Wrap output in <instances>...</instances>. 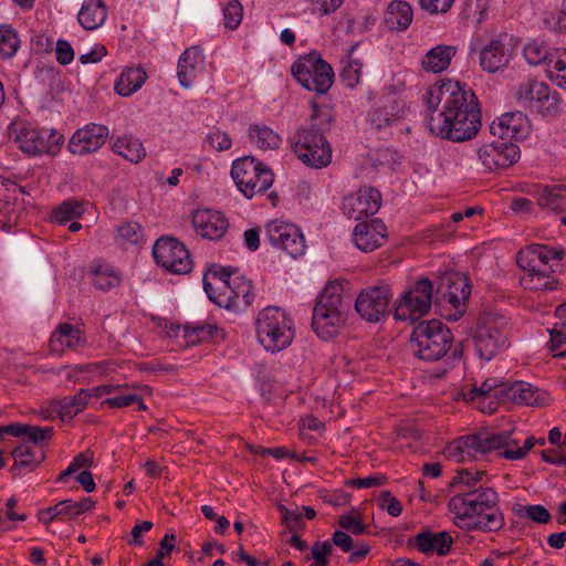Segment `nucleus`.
<instances>
[{
  "label": "nucleus",
  "mask_w": 566,
  "mask_h": 566,
  "mask_svg": "<svg viewBox=\"0 0 566 566\" xmlns=\"http://www.w3.org/2000/svg\"><path fill=\"white\" fill-rule=\"evenodd\" d=\"M108 134V127L105 125L87 124L72 135L69 149L80 156L97 151L106 143Z\"/></svg>",
  "instance_id": "20"
},
{
  "label": "nucleus",
  "mask_w": 566,
  "mask_h": 566,
  "mask_svg": "<svg viewBox=\"0 0 566 566\" xmlns=\"http://www.w3.org/2000/svg\"><path fill=\"white\" fill-rule=\"evenodd\" d=\"M565 255L560 247H548L533 243L521 249L516 255L517 265L525 272L520 282L524 289L534 291H553L557 289L558 280L554 275L555 266Z\"/></svg>",
  "instance_id": "2"
},
{
  "label": "nucleus",
  "mask_w": 566,
  "mask_h": 566,
  "mask_svg": "<svg viewBox=\"0 0 566 566\" xmlns=\"http://www.w3.org/2000/svg\"><path fill=\"white\" fill-rule=\"evenodd\" d=\"M45 514H50L49 520H43V523L49 524L54 518H67L73 520L76 517V512L73 510V500H63L55 504L54 506H50L45 510Z\"/></svg>",
  "instance_id": "60"
},
{
  "label": "nucleus",
  "mask_w": 566,
  "mask_h": 566,
  "mask_svg": "<svg viewBox=\"0 0 566 566\" xmlns=\"http://www.w3.org/2000/svg\"><path fill=\"white\" fill-rule=\"evenodd\" d=\"M415 545L422 554L436 552L439 556L449 554L453 539L448 532L422 531L415 536Z\"/></svg>",
  "instance_id": "28"
},
{
  "label": "nucleus",
  "mask_w": 566,
  "mask_h": 566,
  "mask_svg": "<svg viewBox=\"0 0 566 566\" xmlns=\"http://www.w3.org/2000/svg\"><path fill=\"white\" fill-rule=\"evenodd\" d=\"M453 343L451 329L439 319L423 321L413 327L410 336L412 354L424 361L442 359Z\"/></svg>",
  "instance_id": "4"
},
{
  "label": "nucleus",
  "mask_w": 566,
  "mask_h": 566,
  "mask_svg": "<svg viewBox=\"0 0 566 566\" xmlns=\"http://www.w3.org/2000/svg\"><path fill=\"white\" fill-rule=\"evenodd\" d=\"M433 286L428 279L418 280L395 303L394 316L398 321L416 322L424 316L432 303Z\"/></svg>",
  "instance_id": "12"
},
{
  "label": "nucleus",
  "mask_w": 566,
  "mask_h": 566,
  "mask_svg": "<svg viewBox=\"0 0 566 566\" xmlns=\"http://www.w3.org/2000/svg\"><path fill=\"white\" fill-rule=\"evenodd\" d=\"M153 255L158 265L172 274H187L192 270L189 250L175 238H159L153 247Z\"/></svg>",
  "instance_id": "14"
},
{
  "label": "nucleus",
  "mask_w": 566,
  "mask_h": 566,
  "mask_svg": "<svg viewBox=\"0 0 566 566\" xmlns=\"http://www.w3.org/2000/svg\"><path fill=\"white\" fill-rule=\"evenodd\" d=\"M455 0H418L421 10L429 14L447 13L453 6Z\"/></svg>",
  "instance_id": "63"
},
{
  "label": "nucleus",
  "mask_w": 566,
  "mask_h": 566,
  "mask_svg": "<svg viewBox=\"0 0 566 566\" xmlns=\"http://www.w3.org/2000/svg\"><path fill=\"white\" fill-rule=\"evenodd\" d=\"M207 144L217 151L228 150L232 146L229 135L219 129H212L206 137Z\"/></svg>",
  "instance_id": "62"
},
{
  "label": "nucleus",
  "mask_w": 566,
  "mask_h": 566,
  "mask_svg": "<svg viewBox=\"0 0 566 566\" xmlns=\"http://www.w3.org/2000/svg\"><path fill=\"white\" fill-rule=\"evenodd\" d=\"M521 150L516 144L500 138L483 144L478 157L488 171H497L513 166L520 159Z\"/></svg>",
  "instance_id": "15"
},
{
  "label": "nucleus",
  "mask_w": 566,
  "mask_h": 566,
  "mask_svg": "<svg viewBox=\"0 0 566 566\" xmlns=\"http://www.w3.org/2000/svg\"><path fill=\"white\" fill-rule=\"evenodd\" d=\"M543 91L542 98L538 99L534 112L541 114L544 118L554 119L564 111L563 101L559 93L552 90L547 84Z\"/></svg>",
  "instance_id": "36"
},
{
  "label": "nucleus",
  "mask_w": 566,
  "mask_h": 566,
  "mask_svg": "<svg viewBox=\"0 0 566 566\" xmlns=\"http://www.w3.org/2000/svg\"><path fill=\"white\" fill-rule=\"evenodd\" d=\"M537 196L538 205L542 208L556 211L563 207L564 196L562 195V189L559 187L545 186L538 191Z\"/></svg>",
  "instance_id": "47"
},
{
  "label": "nucleus",
  "mask_w": 566,
  "mask_h": 566,
  "mask_svg": "<svg viewBox=\"0 0 566 566\" xmlns=\"http://www.w3.org/2000/svg\"><path fill=\"white\" fill-rule=\"evenodd\" d=\"M91 398L92 394L87 389H81L72 397L62 398L57 403L60 417L73 418L86 407Z\"/></svg>",
  "instance_id": "42"
},
{
  "label": "nucleus",
  "mask_w": 566,
  "mask_h": 566,
  "mask_svg": "<svg viewBox=\"0 0 566 566\" xmlns=\"http://www.w3.org/2000/svg\"><path fill=\"white\" fill-rule=\"evenodd\" d=\"M413 19L411 6L401 0L391 1L385 11V23L390 30L406 31Z\"/></svg>",
  "instance_id": "31"
},
{
  "label": "nucleus",
  "mask_w": 566,
  "mask_h": 566,
  "mask_svg": "<svg viewBox=\"0 0 566 566\" xmlns=\"http://www.w3.org/2000/svg\"><path fill=\"white\" fill-rule=\"evenodd\" d=\"M547 77L557 86L566 88V49L556 48L553 60L545 69Z\"/></svg>",
  "instance_id": "43"
},
{
  "label": "nucleus",
  "mask_w": 566,
  "mask_h": 566,
  "mask_svg": "<svg viewBox=\"0 0 566 566\" xmlns=\"http://www.w3.org/2000/svg\"><path fill=\"white\" fill-rule=\"evenodd\" d=\"M332 543L325 541L323 543L316 542L312 547V558L314 564L312 566H328L329 562L327 556L332 552Z\"/></svg>",
  "instance_id": "64"
},
{
  "label": "nucleus",
  "mask_w": 566,
  "mask_h": 566,
  "mask_svg": "<svg viewBox=\"0 0 566 566\" xmlns=\"http://www.w3.org/2000/svg\"><path fill=\"white\" fill-rule=\"evenodd\" d=\"M116 241L120 244H138L143 241V229L136 222H125L117 229Z\"/></svg>",
  "instance_id": "50"
},
{
  "label": "nucleus",
  "mask_w": 566,
  "mask_h": 566,
  "mask_svg": "<svg viewBox=\"0 0 566 566\" xmlns=\"http://www.w3.org/2000/svg\"><path fill=\"white\" fill-rule=\"evenodd\" d=\"M444 285L439 286L437 293L440 300L452 306L454 313L453 319L463 315L467 308V302L471 294V286L468 279L461 274H452L444 277Z\"/></svg>",
  "instance_id": "19"
},
{
  "label": "nucleus",
  "mask_w": 566,
  "mask_h": 566,
  "mask_svg": "<svg viewBox=\"0 0 566 566\" xmlns=\"http://www.w3.org/2000/svg\"><path fill=\"white\" fill-rule=\"evenodd\" d=\"M426 123L431 134L461 143L472 139L481 128V111L474 92L458 81H439L423 97Z\"/></svg>",
  "instance_id": "1"
},
{
  "label": "nucleus",
  "mask_w": 566,
  "mask_h": 566,
  "mask_svg": "<svg viewBox=\"0 0 566 566\" xmlns=\"http://www.w3.org/2000/svg\"><path fill=\"white\" fill-rule=\"evenodd\" d=\"M449 510L454 514V524L463 531H479L476 517L471 512H463L454 505L452 501H449Z\"/></svg>",
  "instance_id": "55"
},
{
  "label": "nucleus",
  "mask_w": 566,
  "mask_h": 566,
  "mask_svg": "<svg viewBox=\"0 0 566 566\" xmlns=\"http://www.w3.org/2000/svg\"><path fill=\"white\" fill-rule=\"evenodd\" d=\"M107 8L103 0H85L77 14L78 23L88 31L98 29L106 20Z\"/></svg>",
  "instance_id": "32"
},
{
  "label": "nucleus",
  "mask_w": 566,
  "mask_h": 566,
  "mask_svg": "<svg viewBox=\"0 0 566 566\" xmlns=\"http://www.w3.org/2000/svg\"><path fill=\"white\" fill-rule=\"evenodd\" d=\"M484 474L483 471H472L469 469L460 470L451 480L450 486H461L463 490L476 489Z\"/></svg>",
  "instance_id": "49"
},
{
  "label": "nucleus",
  "mask_w": 566,
  "mask_h": 566,
  "mask_svg": "<svg viewBox=\"0 0 566 566\" xmlns=\"http://www.w3.org/2000/svg\"><path fill=\"white\" fill-rule=\"evenodd\" d=\"M516 444H518V442L512 438L511 431H480L454 440L448 446L447 453L458 462H465L476 460L479 457L494 450L502 448L506 450Z\"/></svg>",
  "instance_id": "6"
},
{
  "label": "nucleus",
  "mask_w": 566,
  "mask_h": 566,
  "mask_svg": "<svg viewBox=\"0 0 566 566\" xmlns=\"http://www.w3.org/2000/svg\"><path fill=\"white\" fill-rule=\"evenodd\" d=\"M513 511L520 518H527L538 524H547L552 520L549 511L541 504H516Z\"/></svg>",
  "instance_id": "46"
},
{
  "label": "nucleus",
  "mask_w": 566,
  "mask_h": 566,
  "mask_svg": "<svg viewBox=\"0 0 566 566\" xmlns=\"http://www.w3.org/2000/svg\"><path fill=\"white\" fill-rule=\"evenodd\" d=\"M389 289L385 285L363 290L356 298V312L366 321L379 322L389 312Z\"/></svg>",
  "instance_id": "16"
},
{
  "label": "nucleus",
  "mask_w": 566,
  "mask_h": 566,
  "mask_svg": "<svg viewBox=\"0 0 566 566\" xmlns=\"http://www.w3.org/2000/svg\"><path fill=\"white\" fill-rule=\"evenodd\" d=\"M528 129V118L522 112L505 113L490 125V133L493 137L507 142L525 138Z\"/></svg>",
  "instance_id": "24"
},
{
  "label": "nucleus",
  "mask_w": 566,
  "mask_h": 566,
  "mask_svg": "<svg viewBox=\"0 0 566 566\" xmlns=\"http://www.w3.org/2000/svg\"><path fill=\"white\" fill-rule=\"evenodd\" d=\"M93 284L102 291H107L120 284L118 273L107 264H99L93 270Z\"/></svg>",
  "instance_id": "45"
},
{
  "label": "nucleus",
  "mask_w": 566,
  "mask_h": 566,
  "mask_svg": "<svg viewBox=\"0 0 566 566\" xmlns=\"http://www.w3.org/2000/svg\"><path fill=\"white\" fill-rule=\"evenodd\" d=\"M545 85L546 83L536 80L522 83L515 94L517 103L524 108L534 111L538 99L542 98Z\"/></svg>",
  "instance_id": "38"
},
{
  "label": "nucleus",
  "mask_w": 566,
  "mask_h": 566,
  "mask_svg": "<svg viewBox=\"0 0 566 566\" xmlns=\"http://www.w3.org/2000/svg\"><path fill=\"white\" fill-rule=\"evenodd\" d=\"M510 59L501 38L492 39L480 52V64L483 70L494 73L504 67Z\"/></svg>",
  "instance_id": "30"
},
{
  "label": "nucleus",
  "mask_w": 566,
  "mask_h": 566,
  "mask_svg": "<svg viewBox=\"0 0 566 566\" xmlns=\"http://www.w3.org/2000/svg\"><path fill=\"white\" fill-rule=\"evenodd\" d=\"M146 80L147 74L140 66L127 67L116 81L115 91L120 96H130L143 86Z\"/></svg>",
  "instance_id": "35"
},
{
  "label": "nucleus",
  "mask_w": 566,
  "mask_h": 566,
  "mask_svg": "<svg viewBox=\"0 0 566 566\" xmlns=\"http://www.w3.org/2000/svg\"><path fill=\"white\" fill-rule=\"evenodd\" d=\"M243 17V7L238 0H231L223 8L224 27L229 30H235Z\"/></svg>",
  "instance_id": "57"
},
{
  "label": "nucleus",
  "mask_w": 566,
  "mask_h": 566,
  "mask_svg": "<svg viewBox=\"0 0 566 566\" xmlns=\"http://www.w3.org/2000/svg\"><path fill=\"white\" fill-rule=\"evenodd\" d=\"M231 177L238 189L248 199L263 193L274 181L272 170L252 156L235 159L232 163Z\"/></svg>",
  "instance_id": "10"
},
{
  "label": "nucleus",
  "mask_w": 566,
  "mask_h": 566,
  "mask_svg": "<svg viewBox=\"0 0 566 566\" xmlns=\"http://www.w3.org/2000/svg\"><path fill=\"white\" fill-rule=\"evenodd\" d=\"M113 149L118 155L132 163H139L146 156V150L142 142L130 135L119 137L113 145Z\"/></svg>",
  "instance_id": "37"
},
{
  "label": "nucleus",
  "mask_w": 566,
  "mask_h": 566,
  "mask_svg": "<svg viewBox=\"0 0 566 566\" xmlns=\"http://www.w3.org/2000/svg\"><path fill=\"white\" fill-rule=\"evenodd\" d=\"M12 457L14 459L12 470L24 468L32 471L44 460V452L27 443H21L12 451Z\"/></svg>",
  "instance_id": "39"
},
{
  "label": "nucleus",
  "mask_w": 566,
  "mask_h": 566,
  "mask_svg": "<svg viewBox=\"0 0 566 566\" xmlns=\"http://www.w3.org/2000/svg\"><path fill=\"white\" fill-rule=\"evenodd\" d=\"M503 398L526 406H544L548 401L547 394L525 381L504 384L501 388Z\"/></svg>",
  "instance_id": "26"
},
{
  "label": "nucleus",
  "mask_w": 566,
  "mask_h": 566,
  "mask_svg": "<svg viewBox=\"0 0 566 566\" xmlns=\"http://www.w3.org/2000/svg\"><path fill=\"white\" fill-rule=\"evenodd\" d=\"M556 48H549L544 42L537 40L530 41L523 50L524 57L531 65L544 64L548 67L553 60Z\"/></svg>",
  "instance_id": "41"
},
{
  "label": "nucleus",
  "mask_w": 566,
  "mask_h": 566,
  "mask_svg": "<svg viewBox=\"0 0 566 566\" xmlns=\"http://www.w3.org/2000/svg\"><path fill=\"white\" fill-rule=\"evenodd\" d=\"M20 48L18 32L9 24L0 25V59L13 57Z\"/></svg>",
  "instance_id": "44"
},
{
  "label": "nucleus",
  "mask_w": 566,
  "mask_h": 566,
  "mask_svg": "<svg viewBox=\"0 0 566 566\" xmlns=\"http://www.w3.org/2000/svg\"><path fill=\"white\" fill-rule=\"evenodd\" d=\"M317 108L307 125L302 126L291 138L295 155L312 168L326 167L332 160V147L317 127Z\"/></svg>",
  "instance_id": "7"
},
{
  "label": "nucleus",
  "mask_w": 566,
  "mask_h": 566,
  "mask_svg": "<svg viewBox=\"0 0 566 566\" xmlns=\"http://www.w3.org/2000/svg\"><path fill=\"white\" fill-rule=\"evenodd\" d=\"M86 346V339L81 329L70 323L60 324L50 339L51 350L63 353L65 349L78 350Z\"/></svg>",
  "instance_id": "27"
},
{
  "label": "nucleus",
  "mask_w": 566,
  "mask_h": 566,
  "mask_svg": "<svg viewBox=\"0 0 566 566\" xmlns=\"http://www.w3.org/2000/svg\"><path fill=\"white\" fill-rule=\"evenodd\" d=\"M191 221L200 237L212 241L222 239L229 229V221L224 214L213 209L195 210Z\"/></svg>",
  "instance_id": "22"
},
{
  "label": "nucleus",
  "mask_w": 566,
  "mask_h": 566,
  "mask_svg": "<svg viewBox=\"0 0 566 566\" xmlns=\"http://www.w3.org/2000/svg\"><path fill=\"white\" fill-rule=\"evenodd\" d=\"M203 62L202 49L191 46L186 49L178 61L177 76L181 86L188 88L197 76V70Z\"/></svg>",
  "instance_id": "29"
},
{
  "label": "nucleus",
  "mask_w": 566,
  "mask_h": 566,
  "mask_svg": "<svg viewBox=\"0 0 566 566\" xmlns=\"http://www.w3.org/2000/svg\"><path fill=\"white\" fill-rule=\"evenodd\" d=\"M291 71L303 87L318 94H325L334 82L332 66L316 51L300 56L292 64Z\"/></svg>",
  "instance_id": "11"
},
{
  "label": "nucleus",
  "mask_w": 566,
  "mask_h": 566,
  "mask_svg": "<svg viewBox=\"0 0 566 566\" xmlns=\"http://www.w3.org/2000/svg\"><path fill=\"white\" fill-rule=\"evenodd\" d=\"M84 209L80 202L65 201L59 208L53 211V219L63 224L75 218H78L83 213Z\"/></svg>",
  "instance_id": "52"
},
{
  "label": "nucleus",
  "mask_w": 566,
  "mask_h": 566,
  "mask_svg": "<svg viewBox=\"0 0 566 566\" xmlns=\"http://www.w3.org/2000/svg\"><path fill=\"white\" fill-rule=\"evenodd\" d=\"M217 327L197 323H187L185 325V336L192 343L202 342L213 336Z\"/></svg>",
  "instance_id": "53"
},
{
  "label": "nucleus",
  "mask_w": 566,
  "mask_h": 566,
  "mask_svg": "<svg viewBox=\"0 0 566 566\" xmlns=\"http://www.w3.org/2000/svg\"><path fill=\"white\" fill-rule=\"evenodd\" d=\"M457 48L452 45H436L421 59V66L427 72L440 73L448 69Z\"/></svg>",
  "instance_id": "33"
},
{
  "label": "nucleus",
  "mask_w": 566,
  "mask_h": 566,
  "mask_svg": "<svg viewBox=\"0 0 566 566\" xmlns=\"http://www.w3.org/2000/svg\"><path fill=\"white\" fill-rule=\"evenodd\" d=\"M93 463V453L88 450L78 453L57 476V482H64L67 476L77 472L82 468H90Z\"/></svg>",
  "instance_id": "59"
},
{
  "label": "nucleus",
  "mask_w": 566,
  "mask_h": 566,
  "mask_svg": "<svg viewBox=\"0 0 566 566\" xmlns=\"http://www.w3.org/2000/svg\"><path fill=\"white\" fill-rule=\"evenodd\" d=\"M479 531L484 533H492L502 530L505 525L504 514L499 504L490 506V509L482 510L474 513Z\"/></svg>",
  "instance_id": "40"
},
{
  "label": "nucleus",
  "mask_w": 566,
  "mask_h": 566,
  "mask_svg": "<svg viewBox=\"0 0 566 566\" xmlns=\"http://www.w3.org/2000/svg\"><path fill=\"white\" fill-rule=\"evenodd\" d=\"M265 240L275 249L284 251L293 259L305 253V238L295 224L282 220H271L265 224Z\"/></svg>",
  "instance_id": "13"
},
{
  "label": "nucleus",
  "mask_w": 566,
  "mask_h": 566,
  "mask_svg": "<svg viewBox=\"0 0 566 566\" xmlns=\"http://www.w3.org/2000/svg\"><path fill=\"white\" fill-rule=\"evenodd\" d=\"M510 321L507 317L492 312L481 314L472 333L475 350L481 359H493L509 346Z\"/></svg>",
  "instance_id": "5"
},
{
  "label": "nucleus",
  "mask_w": 566,
  "mask_h": 566,
  "mask_svg": "<svg viewBox=\"0 0 566 566\" xmlns=\"http://www.w3.org/2000/svg\"><path fill=\"white\" fill-rule=\"evenodd\" d=\"M343 292L340 282H329L318 294L313 307L312 327L324 340L336 336L347 319L350 300Z\"/></svg>",
  "instance_id": "3"
},
{
  "label": "nucleus",
  "mask_w": 566,
  "mask_h": 566,
  "mask_svg": "<svg viewBox=\"0 0 566 566\" xmlns=\"http://www.w3.org/2000/svg\"><path fill=\"white\" fill-rule=\"evenodd\" d=\"M463 512L476 513L499 504L500 497L493 488L478 486L472 490H462L450 499Z\"/></svg>",
  "instance_id": "23"
},
{
  "label": "nucleus",
  "mask_w": 566,
  "mask_h": 566,
  "mask_svg": "<svg viewBox=\"0 0 566 566\" xmlns=\"http://www.w3.org/2000/svg\"><path fill=\"white\" fill-rule=\"evenodd\" d=\"M387 235V227L380 219L358 222L353 232L355 245L364 252H371L381 247Z\"/></svg>",
  "instance_id": "25"
},
{
  "label": "nucleus",
  "mask_w": 566,
  "mask_h": 566,
  "mask_svg": "<svg viewBox=\"0 0 566 566\" xmlns=\"http://www.w3.org/2000/svg\"><path fill=\"white\" fill-rule=\"evenodd\" d=\"M343 63L344 65L339 75L340 81L346 87L354 88L360 81L363 64L360 61L352 59L350 56Z\"/></svg>",
  "instance_id": "48"
},
{
  "label": "nucleus",
  "mask_w": 566,
  "mask_h": 566,
  "mask_svg": "<svg viewBox=\"0 0 566 566\" xmlns=\"http://www.w3.org/2000/svg\"><path fill=\"white\" fill-rule=\"evenodd\" d=\"M255 331L259 343L272 353L286 348L294 337V331L285 313L274 306H269L258 314Z\"/></svg>",
  "instance_id": "8"
},
{
  "label": "nucleus",
  "mask_w": 566,
  "mask_h": 566,
  "mask_svg": "<svg viewBox=\"0 0 566 566\" xmlns=\"http://www.w3.org/2000/svg\"><path fill=\"white\" fill-rule=\"evenodd\" d=\"M248 137L252 145L262 150L277 149L282 144L281 136L263 123L251 124Z\"/></svg>",
  "instance_id": "34"
},
{
  "label": "nucleus",
  "mask_w": 566,
  "mask_h": 566,
  "mask_svg": "<svg viewBox=\"0 0 566 566\" xmlns=\"http://www.w3.org/2000/svg\"><path fill=\"white\" fill-rule=\"evenodd\" d=\"M52 427H38L25 424V430L23 436L21 437L22 443L32 442L34 444H40L42 442L49 441L53 436Z\"/></svg>",
  "instance_id": "54"
},
{
  "label": "nucleus",
  "mask_w": 566,
  "mask_h": 566,
  "mask_svg": "<svg viewBox=\"0 0 566 566\" xmlns=\"http://www.w3.org/2000/svg\"><path fill=\"white\" fill-rule=\"evenodd\" d=\"M9 137L28 155L55 154L64 140L56 130L40 129L25 120H13L8 127Z\"/></svg>",
  "instance_id": "9"
},
{
  "label": "nucleus",
  "mask_w": 566,
  "mask_h": 566,
  "mask_svg": "<svg viewBox=\"0 0 566 566\" xmlns=\"http://www.w3.org/2000/svg\"><path fill=\"white\" fill-rule=\"evenodd\" d=\"M254 301L252 284L245 279L234 277L232 285H224V291L218 293L216 304L229 311L240 313L245 311Z\"/></svg>",
  "instance_id": "21"
},
{
  "label": "nucleus",
  "mask_w": 566,
  "mask_h": 566,
  "mask_svg": "<svg viewBox=\"0 0 566 566\" xmlns=\"http://www.w3.org/2000/svg\"><path fill=\"white\" fill-rule=\"evenodd\" d=\"M381 206L380 192L374 187H363L343 201L344 213L354 220L374 216Z\"/></svg>",
  "instance_id": "18"
},
{
  "label": "nucleus",
  "mask_w": 566,
  "mask_h": 566,
  "mask_svg": "<svg viewBox=\"0 0 566 566\" xmlns=\"http://www.w3.org/2000/svg\"><path fill=\"white\" fill-rule=\"evenodd\" d=\"M120 395L107 398L103 401L111 408H124L136 403L139 410H146L147 407L143 401V398L137 394H125V390L119 391Z\"/></svg>",
  "instance_id": "56"
},
{
  "label": "nucleus",
  "mask_w": 566,
  "mask_h": 566,
  "mask_svg": "<svg viewBox=\"0 0 566 566\" xmlns=\"http://www.w3.org/2000/svg\"><path fill=\"white\" fill-rule=\"evenodd\" d=\"M338 524L345 531L354 534L361 535L367 533V525L364 524L360 514L353 511L349 514H343L338 518Z\"/></svg>",
  "instance_id": "58"
},
{
  "label": "nucleus",
  "mask_w": 566,
  "mask_h": 566,
  "mask_svg": "<svg viewBox=\"0 0 566 566\" xmlns=\"http://www.w3.org/2000/svg\"><path fill=\"white\" fill-rule=\"evenodd\" d=\"M406 115V104L395 94L382 96L369 111L368 122L377 130L397 125Z\"/></svg>",
  "instance_id": "17"
},
{
  "label": "nucleus",
  "mask_w": 566,
  "mask_h": 566,
  "mask_svg": "<svg viewBox=\"0 0 566 566\" xmlns=\"http://www.w3.org/2000/svg\"><path fill=\"white\" fill-rule=\"evenodd\" d=\"M378 506L389 515L397 517L402 513L401 502L390 491H381L377 500Z\"/></svg>",
  "instance_id": "61"
},
{
  "label": "nucleus",
  "mask_w": 566,
  "mask_h": 566,
  "mask_svg": "<svg viewBox=\"0 0 566 566\" xmlns=\"http://www.w3.org/2000/svg\"><path fill=\"white\" fill-rule=\"evenodd\" d=\"M277 510L281 513L282 523L290 532H296L297 530H303L305 527L303 512L301 509H289L285 505L280 504Z\"/></svg>",
  "instance_id": "51"
}]
</instances>
